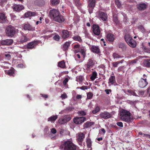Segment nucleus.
Instances as JSON below:
<instances>
[{"mask_svg":"<svg viewBox=\"0 0 150 150\" xmlns=\"http://www.w3.org/2000/svg\"><path fill=\"white\" fill-rule=\"evenodd\" d=\"M77 148V146L69 140L64 141L60 147L61 150H76Z\"/></svg>","mask_w":150,"mask_h":150,"instance_id":"1","label":"nucleus"},{"mask_svg":"<svg viewBox=\"0 0 150 150\" xmlns=\"http://www.w3.org/2000/svg\"><path fill=\"white\" fill-rule=\"evenodd\" d=\"M121 119L125 122L129 123L132 121V119L131 117L130 112L124 109L121 110L120 113Z\"/></svg>","mask_w":150,"mask_h":150,"instance_id":"2","label":"nucleus"},{"mask_svg":"<svg viewBox=\"0 0 150 150\" xmlns=\"http://www.w3.org/2000/svg\"><path fill=\"white\" fill-rule=\"evenodd\" d=\"M15 28L11 25L8 26L6 28V33L7 36L13 37L16 33Z\"/></svg>","mask_w":150,"mask_h":150,"instance_id":"3","label":"nucleus"},{"mask_svg":"<svg viewBox=\"0 0 150 150\" xmlns=\"http://www.w3.org/2000/svg\"><path fill=\"white\" fill-rule=\"evenodd\" d=\"M143 77V78H141L138 83L139 86L141 88L145 87L148 84V82L146 81L147 76L145 74H144Z\"/></svg>","mask_w":150,"mask_h":150,"instance_id":"4","label":"nucleus"},{"mask_svg":"<svg viewBox=\"0 0 150 150\" xmlns=\"http://www.w3.org/2000/svg\"><path fill=\"white\" fill-rule=\"evenodd\" d=\"M96 0H89L88 1V8L90 14L93 11L94 8L96 5Z\"/></svg>","mask_w":150,"mask_h":150,"instance_id":"5","label":"nucleus"},{"mask_svg":"<svg viewBox=\"0 0 150 150\" xmlns=\"http://www.w3.org/2000/svg\"><path fill=\"white\" fill-rule=\"evenodd\" d=\"M96 61L92 59H89L88 60L87 64H85L86 69L89 70L90 68L94 66Z\"/></svg>","mask_w":150,"mask_h":150,"instance_id":"6","label":"nucleus"},{"mask_svg":"<svg viewBox=\"0 0 150 150\" xmlns=\"http://www.w3.org/2000/svg\"><path fill=\"white\" fill-rule=\"evenodd\" d=\"M60 13L59 11L58 10L53 9L50 11L49 15L51 18L54 20L58 15H59Z\"/></svg>","mask_w":150,"mask_h":150,"instance_id":"7","label":"nucleus"},{"mask_svg":"<svg viewBox=\"0 0 150 150\" xmlns=\"http://www.w3.org/2000/svg\"><path fill=\"white\" fill-rule=\"evenodd\" d=\"M38 42L36 40H34L29 42L26 45V48L28 49L32 50L35 49L37 45L38 44Z\"/></svg>","mask_w":150,"mask_h":150,"instance_id":"8","label":"nucleus"},{"mask_svg":"<svg viewBox=\"0 0 150 150\" xmlns=\"http://www.w3.org/2000/svg\"><path fill=\"white\" fill-rule=\"evenodd\" d=\"M86 120L84 117H77L73 119L74 122L76 124H81Z\"/></svg>","mask_w":150,"mask_h":150,"instance_id":"9","label":"nucleus"},{"mask_svg":"<svg viewBox=\"0 0 150 150\" xmlns=\"http://www.w3.org/2000/svg\"><path fill=\"white\" fill-rule=\"evenodd\" d=\"M71 118L69 115H65L63 117L59 119L58 121L60 124H64L69 121L71 120Z\"/></svg>","mask_w":150,"mask_h":150,"instance_id":"10","label":"nucleus"},{"mask_svg":"<svg viewBox=\"0 0 150 150\" xmlns=\"http://www.w3.org/2000/svg\"><path fill=\"white\" fill-rule=\"evenodd\" d=\"M100 116L102 118L107 119L111 118L112 115L111 113L105 111L100 113Z\"/></svg>","mask_w":150,"mask_h":150,"instance_id":"11","label":"nucleus"},{"mask_svg":"<svg viewBox=\"0 0 150 150\" xmlns=\"http://www.w3.org/2000/svg\"><path fill=\"white\" fill-rule=\"evenodd\" d=\"M92 31L93 33L97 35H99L100 33L99 26L97 25L93 24L92 27Z\"/></svg>","mask_w":150,"mask_h":150,"instance_id":"12","label":"nucleus"},{"mask_svg":"<svg viewBox=\"0 0 150 150\" xmlns=\"http://www.w3.org/2000/svg\"><path fill=\"white\" fill-rule=\"evenodd\" d=\"M98 16L101 20L103 21H106L108 19L107 14L104 12L99 11L98 13Z\"/></svg>","mask_w":150,"mask_h":150,"instance_id":"13","label":"nucleus"},{"mask_svg":"<svg viewBox=\"0 0 150 150\" xmlns=\"http://www.w3.org/2000/svg\"><path fill=\"white\" fill-rule=\"evenodd\" d=\"M85 137V135L83 133L81 132L78 133L76 134V137L77 142H81V144Z\"/></svg>","mask_w":150,"mask_h":150,"instance_id":"14","label":"nucleus"},{"mask_svg":"<svg viewBox=\"0 0 150 150\" xmlns=\"http://www.w3.org/2000/svg\"><path fill=\"white\" fill-rule=\"evenodd\" d=\"M65 19L64 17L60 14L59 13V15H58L54 21L58 23H61L65 21Z\"/></svg>","mask_w":150,"mask_h":150,"instance_id":"15","label":"nucleus"},{"mask_svg":"<svg viewBox=\"0 0 150 150\" xmlns=\"http://www.w3.org/2000/svg\"><path fill=\"white\" fill-rule=\"evenodd\" d=\"M147 5L144 3H140L137 6V9L140 11H144L147 8Z\"/></svg>","mask_w":150,"mask_h":150,"instance_id":"16","label":"nucleus"},{"mask_svg":"<svg viewBox=\"0 0 150 150\" xmlns=\"http://www.w3.org/2000/svg\"><path fill=\"white\" fill-rule=\"evenodd\" d=\"M112 75L110 76L108 79V83L109 85H113L116 83L115 77L113 73Z\"/></svg>","mask_w":150,"mask_h":150,"instance_id":"17","label":"nucleus"},{"mask_svg":"<svg viewBox=\"0 0 150 150\" xmlns=\"http://www.w3.org/2000/svg\"><path fill=\"white\" fill-rule=\"evenodd\" d=\"M69 36V32L67 30H63L62 31L61 37L63 39L68 38Z\"/></svg>","mask_w":150,"mask_h":150,"instance_id":"18","label":"nucleus"},{"mask_svg":"<svg viewBox=\"0 0 150 150\" xmlns=\"http://www.w3.org/2000/svg\"><path fill=\"white\" fill-rule=\"evenodd\" d=\"M106 38L109 42H112L115 39V36L112 33H108L106 35Z\"/></svg>","mask_w":150,"mask_h":150,"instance_id":"19","label":"nucleus"},{"mask_svg":"<svg viewBox=\"0 0 150 150\" xmlns=\"http://www.w3.org/2000/svg\"><path fill=\"white\" fill-rule=\"evenodd\" d=\"M23 28L25 30L33 31L35 30L34 27H33L32 25L28 23L25 24Z\"/></svg>","mask_w":150,"mask_h":150,"instance_id":"20","label":"nucleus"},{"mask_svg":"<svg viewBox=\"0 0 150 150\" xmlns=\"http://www.w3.org/2000/svg\"><path fill=\"white\" fill-rule=\"evenodd\" d=\"M91 50L92 52L97 54H98L100 52V49L97 46L93 45L91 47Z\"/></svg>","mask_w":150,"mask_h":150,"instance_id":"21","label":"nucleus"},{"mask_svg":"<svg viewBox=\"0 0 150 150\" xmlns=\"http://www.w3.org/2000/svg\"><path fill=\"white\" fill-rule=\"evenodd\" d=\"M13 9L17 11H20L24 8V7L22 6H20L18 5L15 4L13 7Z\"/></svg>","mask_w":150,"mask_h":150,"instance_id":"22","label":"nucleus"},{"mask_svg":"<svg viewBox=\"0 0 150 150\" xmlns=\"http://www.w3.org/2000/svg\"><path fill=\"white\" fill-rule=\"evenodd\" d=\"M118 46L119 48H121L123 51H125L126 50V45L124 43L120 42L118 44Z\"/></svg>","mask_w":150,"mask_h":150,"instance_id":"23","label":"nucleus"},{"mask_svg":"<svg viewBox=\"0 0 150 150\" xmlns=\"http://www.w3.org/2000/svg\"><path fill=\"white\" fill-rule=\"evenodd\" d=\"M6 21L5 15L4 14L1 13L0 14V23H4Z\"/></svg>","mask_w":150,"mask_h":150,"instance_id":"24","label":"nucleus"},{"mask_svg":"<svg viewBox=\"0 0 150 150\" xmlns=\"http://www.w3.org/2000/svg\"><path fill=\"white\" fill-rule=\"evenodd\" d=\"M94 123V122L87 121L84 124L83 128H88L93 125Z\"/></svg>","mask_w":150,"mask_h":150,"instance_id":"25","label":"nucleus"},{"mask_svg":"<svg viewBox=\"0 0 150 150\" xmlns=\"http://www.w3.org/2000/svg\"><path fill=\"white\" fill-rule=\"evenodd\" d=\"M127 43L129 46L132 47H135L136 46V42L133 39Z\"/></svg>","mask_w":150,"mask_h":150,"instance_id":"26","label":"nucleus"},{"mask_svg":"<svg viewBox=\"0 0 150 150\" xmlns=\"http://www.w3.org/2000/svg\"><path fill=\"white\" fill-rule=\"evenodd\" d=\"M125 40L126 42H129L131 40L133 39L130 35L128 34H126L125 36Z\"/></svg>","mask_w":150,"mask_h":150,"instance_id":"27","label":"nucleus"},{"mask_svg":"<svg viewBox=\"0 0 150 150\" xmlns=\"http://www.w3.org/2000/svg\"><path fill=\"white\" fill-rule=\"evenodd\" d=\"M28 38L25 35H22L20 38V42L21 43H23L28 40Z\"/></svg>","mask_w":150,"mask_h":150,"instance_id":"28","label":"nucleus"},{"mask_svg":"<svg viewBox=\"0 0 150 150\" xmlns=\"http://www.w3.org/2000/svg\"><path fill=\"white\" fill-rule=\"evenodd\" d=\"M36 13L34 12L29 11L25 14V16L26 17H28L29 16H34L35 15Z\"/></svg>","mask_w":150,"mask_h":150,"instance_id":"29","label":"nucleus"},{"mask_svg":"<svg viewBox=\"0 0 150 150\" xmlns=\"http://www.w3.org/2000/svg\"><path fill=\"white\" fill-rule=\"evenodd\" d=\"M58 118V116L57 115H52L48 119V121H54Z\"/></svg>","mask_w":150,"mask_h":150,"instance_id":"30","label":"nucleus"},{"mask_svg":"<svg viewBox=\"0 0 150 150\" xmlns=\"http://www.w3.org/2000/svg\"><path fill=\"white\" fill-rule=\"evenodd\" d=\"M86 142L88 148H91L92 145V142L91 139L89 138H87L86 139Z\"/></svg>","mask_w":150,"mask_h":150,"instance_id":"31","label":"nucleus"},{"mask_svg":"<svg viewBox=\"0 0 150 150\" xmlns=\"http://www.w3.org/2000/svg\"><path fill=\"white\" fill-rule=\"evenodd\" d=\"M58 66L62 68H64L66 67L65 62L64 60H62L59 62L58 63Z\"/></svg>","mask_w":150,"mask_h":150,"instance_id":"32","label":"nucleus"},{"mask_svg":"<svg viewBox=\"0 0 150 150\" xmlns=\"http://www.w3.org/2000/svg\"><path fill=\"white\" fill-rule=\"evenodd\" d=\"M97 73L96 71H94L92 72V75L90 77V79L92 81H94L97 78Z\"/></svg>","mask_w":150,"mask_h":150,"instance_id":"33","label":"nucleus"},{"mask_svg":"<svg viewBox=\"0 0 150 150\" xmlns=\"http://www.w3.org/2000/svg\"><path fill=\"white\" fill-rule=\"evenodd\" d=\"M59 0H51L50 4L52 6H55L59 4Z\"/></svg>","mask_w":150,"mask_h":150,"instance_id":"34","label":"nucleus"},{"mask_svg":"<svg viewBox=\"0 0 150 150\" xmlns=\"http://www.w3.org/2000/svg\"><path fill=\"white\" fill-rule=\"evenodd\" d=\"M71 42H66L64 45L63 48L64 50L66 51L68 50L69 47L70 46Z\"/></svg>","mask_w":150,"mask_h":150,"instance_id":"35","label":"nucleus"},{"mask_svg":"<svg viewBox=\"0 0 150 150\" xmlns=\"http://www.w3.org/2000/svg\"><path fill=\"white\" fill-rule=\"evenodd\" d=\"M72 38L75 41H78L80 42H82V40L81 37L79 35H76L74 36Z\"/></svg>","mask_w":150,"mask_h":150,"instance_id":"36","label":"nucleus"},{"mask_svg":"<svg viewBox=\"0 0 150 150\" xmlns=\"http://www.w3.org/2000/svg\"><path fill=\"white\" fill-rule=\"evenodd\" d=\"M112 56L114 59H117L119 58H121L123 57V56H121L119 55L118 54L116 53H113Z\"/></svg>","mask_w":150,"mask_h":150,"instance_id":"37","label":"nucleus"},{"mask_svg":"<svg viewBox=\"0 0 150 150\" xmlns=\"http://www.w3.org/2000/svg\"><path fill=\"white\" fill-rule=\"evenodd\" d=\"M14 71L13 69H11L6 72V73L10 76H14Z\"/></svg>","mask_w":150,"mask_h":150,"instance_id":"38","label":"nucleus"},{"mask_svg":"<svg viewBox=\"0 0 150 150\" xmlns=\"http://www.w3.org/2000/svg\"><path fill=\"white\" fill-rule=\"evenodd\" d=\"M79 51V52H80L81 54L84 57L86 55V51L85 50L84 48L83 47L80 48Z\"/></svg>","mask_w":150,"mask_h":150,"instance_id":"39","label":"nucleus"},{"mask_svg":"<svg viewBox=\"0 0 150 150\" xmlns=\"http://www.w3.org/2000/svg\"><path fill=\"white\" fill-rule=\"evenodd\" d=\"M83 76H77L76 77V80L77 81H79L80 82H82L83 80Z\"/></svg>","mask_w":150,"mask_h":150,"instance_id":"40","label":"nucleus"},{"mask_svg":"<svg viewBox=\"0 0 150 150\" xmlns=\"http://www.w3.org/2000/svg\"><path fill=\"white\" fill-rule=\"evenodd\" d=\"M144 64L147 67H150V59H147L144 62Z\"/></svg>","mask_w":150,"mask_h":150,"instance_id":"41","label":"nucleus"},{"mask_svg":"<svg viewBox=\"0 0 150 150\" xmlns=\"http://www.w3.org/2000/svg\"><path fill=\"white\" fill-rule=\"evenodd\" d=\"M138 28L142 33H144L145 32V30L142 25H139L138 27Z\"/></svg>","mask_w":150,"mask_h":150,"instance_id":"42","label":"nucleus"},{"mask_svg":"<svg viewBox=\"0 0 150 150\" xmlns=\"http://www.w3.org/2000/svg\"><path fill=\"white\" fill-rule=\"evenodd\" d=\"M113 21L116 24H118L120 23V21L118 20L117 17L116 16H114L113 18Z\"/></svg>","mask_w":150,"mask_h":150,"instance_id":"43","label":"nucleus"},{"mask_svg":"<svg viewBox=\"0 0 150 150\" xmlns=\"http://www.w3.org/2000/svg\"><path fill=\"white\" fill-rule=\"evenodd\" d=\"M100 110V108L99 107L97 106L95 109L94 110L92 111V113L93 114H96Z\"/></svg>","mask_w":150,"mask_h":150,"instance_id":"44","label":"nucleus"},{"mask_svg":"<svg viewBox=\"0 0 150 150\" xmlns=\"http://www.w3.org/2000/svg\"><path fill=\"white\" fill-rule=\"evenodd\" d=\"M93 94L92 93L89 92L87 93V98L90 99L92 98Z\"/></svg>","mask_w":150,"mask_h":150,"instance_id":"45","label":"nucleus"},{"mask_svg":"<svg viewBox=\"0 0 150 150\" xmlns=\"http://www.w3.org/2000/svg\"><path fill=\"white\" fill-rule=\"evenodd\" d=\"M125 68V67L123 66L119 67L117 69L118 72H120L123 71L124 69Z\"/></svg>","mask_w":150,"mask_h":150,"instance_id":"46","label":"nucleus"},{"mask_svg":"<svg viewBox=\"0 0 150 150\" xmlns=\"http://www.w3.org/2000/svg\"><path fill=\"white\" fill-rule=\"evenodd\" d=\"M115 4L118 8H120L121 6V4L119 0L115 1Z\"/></svg>","mask_w":150,"mask_h":150,"instance_id":"47","label":"nucleus"},{"mask_svg":"<svg viewBox=\"0 0 150 150\" xmlns=\"http://www.w3.org/2000/svg\"><path fill=\"white\" fill-rule=\"evenodd\" d=\"M60 37L57 34L55 35L53 37V39L57 41H59L60 39Z\"/></svg>","mask_w":150,"mask_h":150,"instance_id":"48","label":"nucleus"},{"mask_svg":"<svg viewBox=\"0 0 150 150\" xmlns=\"http://www.w3.org/2000/svg\"><path fill=\"white\" fill-rule=\"evenodd\" d=\"M78 114L79 115L81 116H84L86 115V113L84 111H79L78 112Z\"/></svg>","mask_w":150,"mask_h":150,"instance_id":"49","label":"nucleus"},{"mask_svg":"<svg viewBox=\"0 0 150 150\" xmlns=\"http://www.w3.org/2000/svg\"><path fill=\"white\" fill-rule=\"evenodd\" d=\"M113 67H116L118 66V65L119 64L118 62H114L112 63Z\"/></svg>","mask_w":150,"mask_h":150,"instance_id":"50","label":"nucleus"},{"mask_svg":"<svg viewBox=\"0 0 150 150\" xmlns=\"http://www.w3.org/2000/svg\"><path fill=\"white\" fill-rule=\"evenodd\" d=\"M80 0H75V4L77 6H79L80 5V3L79 2Z\"/></svg>","mask_w":150,"mask_h":150,"instance_id":"51","label":"nucleus"},{"mask_svg":"<svg viewBox=\"0 0 150 150\" xmlns=\"http://www.w3.org/2000/svg\"><path fill=\"white\" fill-rule=\"evenodd\" d=\"M69 80L68 78H66L63 81V83L64 86H65Z\"/></svg>","mask_w":150,"mask_h":150,"instance_id":"52","label":"nucleus"},{"mask_svg":"<svg viewBox=\"0 0 150 150\" xmlns=\"http://www.w3.org/2000/svg\"><path fill=\"white\" fill-rule=\"evenodd\" d=\"M144 50L146 52H150V48L144 47Z\"/></svg>","mask_w":150,"mask_h":150,"instance_id":"53","label":"nucleus"},{"mask_svg":"<svg viewBox=\"0 0 150 150\" xmlns=\"http://www.w3.org/2000/svg\"><path fill=\"white\" fill-rule=\"evenodd\" d=\"M61 98L63 99L67 98V96L66 93H64L61 95Z\"/></svg>","mask_w":150,"mask_h":150,"instance_id":"54","label":"nucleus"},{"mask_svg":"<svg viewBox=\"0 0 150 150\" xmlns=\"http://www.w3.org/2000/svg\"><path fill=\"white\" fill-rule=\"evenodd\" d=\"M84 33L85 34V37H88L89 35V33L87 30H84Z\"/></svg>","mask_w":150,"mask_h":150,"instance_id":"55","label":"nucleus"},{"mask_svg":"<svg viewBox=\"0 0 150 150\" xmlns=\"http://www.w3.org/2000/svg\"><path fill=\"white\" fill-rule=\"evenodd\" d=\"M5 58L7 59H9L11 58V56L9 54H5Z\"/></svg>","mask_w":150,"mask_h":150,"instance_id":"56","label":"nucleus"},{"mask_svg":"<svg viewBox=\"0 0 150 150\" xmlns=\"http://www.w3.org/2000/svg\"><path fill=\"white\" fill-rule=\"evenodd\" d=\"M7 0H0V5L1 6H3V4L5 2H6Z\"/></svg>","mask_w":150,"mask_h":150,"instance_id":"57","label":"nucleus"},{"mask_svg":"<svg viewBox=\"0 0 150 150\" xmlns=\"http://www.w3.org/2000/svg\"><path fill=\"white\" fill-rule=\"evenodd\" d=\"M117 125L121 127H123V123L122 122H118L116 123Z\"/></svg>","mask_w":150,"mask_h":150,"instance_id":"58","label":"nucleus"},{"mask_svg":"<svg viewBox=\"0 0 150 150\" xmlns=\"http://www.w3.org/2000/svg\"><path fill=\"white\" fill-rule=\"evenodd\" d=\"M80 45L79 44L75 45L73 48L74 49H79L81 47H80Z\"/></svg>","mask_w":150,"mask_h":150,"instance_id":"59","label":"nucleus"},{"mask_svg":"<svg viewBox=\"0 0 150 150\" xmlns=\"http://www.w3.org/2000/svg\"><path fill=\"white\" fill-rule=\"evenodd\" d=\"M88 88V87L87 86H83L80 87V89H81L83 90H85L86 89H87Z\"/></svg>","mask_w":150,"mask_h":150,"instance_id":"60","label":"nucleus"},{"mask_svg":"<svg viewBox=\"0 0 150 150\" xmlns=\"http://www.w3.org/2000/svg\"><path fill=\"white\" fill-rule=\"evenodd\" d=\"M105 91L107 94H109L110 92H111V89H106L105 90Z\"/></svg>","mask_w":150,"mask_h":150,"instance_id":"61","label":"nucleus"},{"mask_svg":"<svg viewBox=\"0 0 150 150\" xmlns=\"http://www.w3.org/2000/svg\"><path fill=\"white\" fill-rule=\"evenodd\" d=\"M51 132L53 134H55L57 132L56 130L54 128H52L51 129Z\"/></svg>","mask_w":150,"mask_h":150,"instance_id":"62","label":"nucleus"},{"mask_svg":"<svg viewBox=\"0 0 150 150\" xmlns=\"http://www.w3.org/2000/svg\"><path fill=\"white\" fill-rule=\"evenodd\" d=\"M74 53H77L78 52H79V50H80V48L79 49H74Z\"/></svg>","mask_w":150,"mask_h":150,"instance_id":"63","label":"nucleus"},{"mask_svg":"<svg viewBox=\"0 0 150 150\" xmlns=\"http://www.w3.org/2000/svg\"><path fill=\"white\" fill-rule=\"evenodd\" d=\"M76 98L77 99H81L82 98V96L81 95L78 94L76 96Z\"/></svg>","mask_w":150,"mask_h":150,"instance_id":"64","label":"nucleus"}]
</instances>
